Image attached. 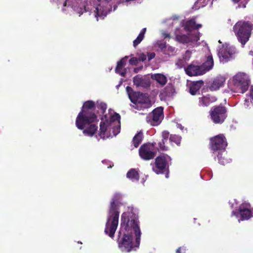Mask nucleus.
I'll use <instances>...</instances> for the list:
<instances>
[{
    "label": "nucleus",
    "instance_id": "34",
    "mask_svg": "<svg viewBox=\"0 0 253 253\" xmlns=\"http://www.w3.org/2000/svg\"><path fill=\"white\" fill-rule=\"evenodd\" d=\"M166 52L167 53L166 54L173 55L174 53L175 52V47H173L170 46H167V49H166Z\"/></svg>",
    "mask_w": 253,
    "mask_h": 253
},
{
    "label": "nucleus",
    "instance_id": "13",
    "mask_svg": "<svg viewBox=\"0 0 253 253\" xmlns=\"http://www.w3.org/2000/svg\"><path fill=\"white\" fill-rule=\"evenodd\" d=\"M239 211L242 220H248L253 216V212L249 203H242L239 206Z\"/></svg>",
    "mask_w": 253,
    "mask_h": 253
},
{
    "label": "nucleus",
    "instance_id": "1",
    "mask_svg": "<svg viewBox=\"0 0 253 253\" xmlns=\"http://www.w3.org/2000/svg\"><path fill=\"white\" fill-rule=\"evenodd\" d=\"M128 211L122 215L121 228L118 233V247L123 252H130L133 248L132 234L135 237V247L140 245L141 235L139 226L138 216L133 211L132 207H128Z\"/></svg>",
    "mask_w": 253,
    "mask_h": 253
},
{
    "label": "nucleus",
    "instance_id": "26",
    "mask_svg": "<svg viewBox=\"0 0 253 253\" xmlns=\"http://www.w3.org/2000/svg\"><path fill=\"white\" fill-rule=\"evenodd\" d=\"M153 80H156L162 86H164L167 83V78L162 74H155L151 76Z\"/></svg>",
    "mask_w": 253,
    "mask_h": 253
},
{
    "label": "nucleus",
    "instance_id": "28",
    "mask_svg": "<svg viewBox=\"0 0 253 253\" xmlns=\"http://www.w3.org/2000/svg\"><path fill=\"white\" fill-rule=\"evenodd\" d=\"M133 82L134 84L137 86H145V85H149V82H147L144 79L141 77H139L138 75L135 76L133 78Z\"/></svg>",
    "mask_w": 253,
    "mask_h": 253
},
{
    "label": "nucleus",
    "instance_id": "23",
    "mask_svg": "<svg viewBox=\"0 0 253 253\" xmlns=\"http://www.w3.org/2000/svg\"><path fill=\"white\" fill-rule=\"evenodd\" d=\"M214 62L212 56L211 55H209L207 57L206 60L201 65V67L205 74L211 70L213 66Z\"/></svg>",
    "mask_w": 253,
    "mask_h": 253
},
{
    "label": "nucleus",
    "instance_id": "51",
    "mask_svg": "<svg viewBox=\"0 0 253 253\" xmlns=\"http://www.w3.org/2000/svg\"><path fill=\"white\" fill-rule=\"evenodd\" d=\"M241 0H232V1L234 3H238Z\"/></svg>",
    "mask_w": 253,
    "mask_h": 253
},
{
    "label": "nucleus",
    "instance_id": "52",
    "mask_svg": "<svg viewBox=\"0 0 253 253\" xmlns=\"http://www.w3.org/2000/svg\"><path fill=\"white\" fill-rule=\"evenodd\" d=\"M67 0H66L64 1V3H63V6H66V5H67Z\"/></svg>",
    "mask_w": 253,
    "mask_h": 253
},
{
    "label": "nucleus",
    "instance_id": "36",
    "mask_svg": "<svg viewBox=\"0 0 253 253\" xmlns=\"http://www.w3.org/2000/svg\"><path fill=\"white\" fill-rule=\"evenodd\" d=\"M144 38L140 35L137 36V38L133 41V45L134 47H136L143 40Z\"/></svg>",
    "mask_w": 253,
    "mask_h": 253
},
{
    "label": "nucleus",
    "instance_id": "17",
    "mask_svg": "<svg viewBox=\"0 0 253 253\" xmlns=\"http://www.w3.org/2000/svg\"><path fill=\"white\" fill-rule=\"evenodd\" d=\"M109 214V215L108 218L119 220V204L114 203V202H111Z\"/></svg>",
    "mask_w": 253,
    "mask_h": 253
},
{
    "label": "nucleus",
    "instance_id": "49",
    "mask_svg": "<svg viewBox=\"0 0 253 253\" xmlns=\"http://www.w3.org/2000/svg\"><path fill=\"white\" fill-rule=\"evenodd\" d=\"M163 35L164 38H170V34L169 33H164Z\"/></svg>",
    "mask_w": 253,
    "mask_h": 253
},
{
    "label": "nucleus",
    "instance_id": "15",
    "mask_svg": "<svg viewBox=\"0 0 253 253\" xmlns=\"http://www.w3.org/2000/svg\"><path fill=\"white\" fill-rule=\"evenodd\" d=\"M185 71L186 74L190 77L200 76L205 74L201 65H195L193 63L185 68Z\"/></svg>",
    "mask_w": 253,
    "mask_h": 253
},
{
    "label": "nucleus",
    "instance_id": "47",
    "mask_svg": "<svg viewBox=\"0 0 253 253\" xmlns=\"http://www.w3.org/2000/svg\"><path fill=\"white\" fill-rule=\"evenodd\" d=\"M146 29L145 28H143L141 30V31H140L139 35H140L142 37H143V38H144V34L146 32Z\"/></svg>",
    "mask_w": 253,
    "mask_h": 253
},
{
    "label": "nucleus",
    "instance_id": "45",
    "mask_svg": "<svg viewBox=\"0 0 253 253\" xmlns=\"http://www.w3.org/2000/svg\"><path fill=\"white\" fill-rule=\"evenodd\" d=\"M155 56V53L154 52L149 53H148V60L149 61L153 59Z\"/></svg>",
    "mask_w": 253,
    "mask_h": 253
},
{
    "label": "nucleus",
    "instance_id": "31",
    "mask_svg": "<svg viewBox=\"0 0 253 253\" xmlns=\"http://www.w3.org/2000/svg\"><path fill=\"white\" fill-rule=\"evenodd\" d=\"M166 141L164 140H162L158 143L159 147L158 148V150L166 151L168 150V147L165 145Z\"/></svg>",
    "mask_w": 253,
    "mask_h": 253
},
{
    "label": "nucleus",
    "instance_id": "44",
    "mask_svg": "<svg viewBox=\"0 0 253 253\" xmlns=\"http://www.w3.org/2000/svg\"><path fill=\"white\" fill-rule=\"evenodd\" d=\"M147 56L144 53H141L138 58L139 61H144L146 60Z\"/></svg>",
    "mask_w": 253,
    "mask_h": 253
},
{
    "label": "nucleus",
    "instance_id": "46",
    "mask_svg": "<svg viewBox=\"0 0 253 253\" xmlns=\"http://www.w3.org/2000/svg\"><path fill=\"white\" fill-rule=\"evenodd\" d=\"M239 214H240L239 211H233L232 212L231 216H235L236 217H238V216H239Z\"/></svg>",
    "mask_w": 253,
    "mask_h": 253
},
{
    "label": "nucleus",
    "instance_id": "42",
    "mask_svg": "<svg viewBox=\"0 0 253 253\" xmlns=\"http://www.w3.org/2000/svg\"><path fill=\"white\" fill-rule=\"evenodd\" d=\"M138 61V59L136 57H132L130 59L129 62L130 65H136Z\"/></svg>",
    "mask_w": 253,
    "mask_h": 253
},
{
    "label": "nucleus",
    "instance_id": "18",
    "mask_svg": "<svg viewBox=\"0 0 253 253\" xmlns=\"http://www.w3.org/2000/svg\"><path fill=\"white\" fill-rule=\"evenodd\" d=\"M128 56H126L124 58H122L119 61L117 62V65L115 69V72L117 74H119L122 77H125L126 74V69H124L123 72L121 71L125 66L126 62Z\"/></svg>",
    "mask_w": 253,
    "mask_h": 253
},
{
    "label": "nucleus",
    "instance_id": "8",
    "mask_svg": "<svg viewBox=\"0 0 253 253\" xmlns=\"http://www.w3.org/2000/svg\"><path fill=\"white\" fill-rule=\"evenodd\" d=\"M210 140V148L213 152L225 150L227 146L226 139L222 134L211 137Z\"/></svg>",
    "mask_w": 253,
    "mask_h": 253
},
{
    "label": "nucleus",
    "instance_id": "24",
    "mask_svg": "<svg viewBox=\"0 0 253 253\" xmlns=\"http://www.w3.org/2000/svg\"><path fill=\"white\" fill-rule=\"evenodd\" d=\"M217 157L219 163L223 166L229 163L231 161L225 150L218 152Z\"/></svg>",
    "mask_w": 253,
    "mask_h": 253
},
{
    "label": "nucleus",
    "instance_id": "11",
    "mask_svg": "<svg viewBox=\"0 0 253 253\" xmlns=\"http://www.w3.org/2000/svg\"><path fill=\"white\" fill-rule=\"evenodd\" d=\"M199 40L200 33L199 32L189 33L187 35H176L175 36V40L183 44L197 42Z\"/></svg>",
    "mask_w": 253,
    "mask_h": 253
},
{
    "label": "nucleus",
    "instance_id": "2",
    "mask_svg": "<svg viewBox=\"0 0 253 253\" xmlns=\"http://www.w3.org/2000/svg\"><path fill=\"white\" fill-rule=\"evenodd\" d=\"M95 107V103L92 100L86 101L84 103L76 120V126L78 129H83L85 125L96 121L97 116L94 113Z\"/></svg>",
    "mask_w": 253,
    "mask_h": 253
},
{
    "label": "nucleus",
    "instance_id": "27",
    "mask_svg": "<svg viewBox=\"0 0 253 253\" xmlns=\"http://www.w3.org/2000/svg\"><path fill=\"white\" fill-rule=\"evenodd\" d=\"M126 177L132 181H138L139 174L138 172L134 169H131L126 173Z\"/></svg>",
    "mask_w": 253,
    "mask_h": 253
},
{
    "label": "nucleus",
    "instance_id": "37",
    "mask_svg": "<svg viewBox=\"0 0 253 253\" xmlns=\"http://www.w3.org/2000/svg\"><path fill=\"white\" fill-rule=\"evenodd\" d=\"M97 107L98 109L101 110L102 114H104L105 112L107 109V104L105 103L101 102L100 104H98Z\"/></svg>",
    "mask_w": 253,
    "mask_h": 253
},
{
    "label": "nucleus",
    "instance_id": "6",
    "mask_svg": "<svg viewBox=\"0 0 253 253\" xmlns=\"http://www.w3.org/2000/svg\"><path fill=\"white\" fill-rule=\"evenodd\" d=\"M249 76L244 73H238L233 77V83L237 92L244 93L249 88L250 84Z\"/></svg>",
    "mask_w": 253,
    "mask_h": 253
},
{
    "label": "nucleus",
    "instance_id": "35",
    "mask_svg": "<svg viewBox=\"0 0 253 253\" xmlns=\"http://www.w3.org/2000/svg\"><path fill=\"white\" fill-rule=\"evenodd\" d=\"M122 198V195L120 193H115L112 198L111 202L119 204L120 200Z\"/></svg>",
    "mask_w": 253,
    "mask_h": 253
},
{
    "label": "nucleus",
    "instance_id": "32",
    "mask_svg": "<svg viewBox=\"0 0 253 253\" xmlns=\"http://www.w3.org/2000/svg\"><path fill=\"white\" fill-rule=\"evenodd\" d=\"M158 47L161 49V51L164 53L166 54V49H167V45L165 42H157Z\"/></svg>",
    "mask_w": 253,
    "mask_h": 253
},
{
    "label": "nucleus",
    "instance_id": "20",
    "mask_svg": "<svg viewBox=\"0 0 253 253\" xmlns=\"http://www.w3.org/2000/svg\"><path fill=\"white\" fill-rule=\"evenodd\" d=\"M98 126L94 124L89 123L85 125L83 130V133L87 136H92L97 131Z\"/></svg>",
    "mask_w": 253,
    "mask_h": 253
},
{
    "label": "nucleus",
    "instance_id": "41",
    "mask_svg": "<svg viewBox=\"0 0 253 253\" xmlns=\"http://www.w3.org/2000/svg\"><path fill=\"white\" fill-rule=\"evenodd\" d=\"M169 136V133L168 131L165 130L162 132V140L167 141Z\"/></svg>",
    "mask_w": 253,
    "mask_h": 253
},
{
    "label": "nucleus",
    "instance_id": "43",
    "mask_svg": "<svg viewBox=\"0 0 253 253\" xmlns=\"http://www.w3.org/2000/svg\"><path fill=\"white\" fill-rule=\"evenodd\" d=\"M186 248L184 246L179 247L175 252V253H185Z\"/></svg>",
    "mask_w": 253,
    "mask_h": 253
},
{
    "label": "nucleus",
    "instance_id": "22",
    "mask_svg": "<svg viewBox=\"0 0 253 253\" xmlns=\"http://www.w3.org/2000/svg\"><path fill=\"white\" fill-rule=\"evenodd\" d=\"M225 79L222 77H217L213 81L210 86L211 90H216L222 86L225 83Z\"/></svg>",
    "mask_w": 253,
    "mask_h": 253
},
{
    "label": "nucleus",
    "instance_id": "21",
    "mask_svg": "<svg viewBox=\"0 0 253 253\" xmlns=\"http://www.w3.org/2000/svg\"><path fill=\"white\" fill-rule=\"evenodd\" d=\"M203 84L204 82L202 80L191 82L189 84L190 93L193 95H195Z\"/></svg>",
    "mask_w": 253,
    "mask_h": 253
},
{
    "label": "nucleus",
    "instance_id": "4",
    "mask_svg": "<svg viewBox=\"0 0 253 253\" xmlns=\"http://www.w3.org/2000/svg\"><path fill=\"white\" fill-rule=\"evenodd\" d=\"M171 158L167 154H162L156 157L154 164L151 163L152 170L157 174H165L167 178L169 177V162Z\"/></svg>",
    "mask_w": 253,
    "mask_h": 253
},
{
    "label": "nucleus",
    "instance_id": "25",
    "mask_svg": "<svg viewBox=\"0 0 253 253\" xmlns=\"http://www.w3.org/2000/svg\"><path fill=\"white\" fill-rule=\"evenodd\" d=\"M109 124V122L108 120H106L104 122H101L100 123V128L99 132L98 133L99 136L100 138L103 139H105L106 137H108V136H106L105 133L107 129V127Z\"/></svg>",
    "mask_w": 253,
    "mask_h": 253
},
{
    "label": "nucleus",
    "instance_id": "10",
    "mask_svg": "<svg viewBox=\"0 0 253 253\" xmlns=\"http://www.w3.org/2000/svg\"><path fill=\"white\" fill-rule=\"evenodd\" d=\"M163 108L159 107L153 110L146 117V121L151 126H157L159 125L163 119Z\"/></svg>",
    "mask_w": 253,
    "mask_h": 253
},
{
    "label": "nucleus",
    "instance_id": "14",
    "mask_svg": "<svg viewBox=\"0 0 253 253\" xmlns=\"http://www.w3.org/2000/svg\"><path fill=\"white\" fill-rule=\"evenodd\" d=\"M235 52L234 48L231 47L227 46L220 49L218 54L220 61L223 63L227 62L232 58V55Z\"/></svg>",
    "mask_w": 253,
    "mask_h": 253
},
{
    "label": "nucleus",
    "instance_id": "33",
    "mask_svg": "<svg viewBox=\"0 0 253 253\" xmlns=\"http://www.w3.org/2000/svg\"><path fill=\"white\" fill-rule=\"evenodd\" d=\"M173 90V88L171 86H167L166 87L164 88L163 91V92L161 93L160 95H164V96H168L170 94V91L171 92Z\"/></svg>",
    "mask_w": 253,
    "mask_h": 253
},
{
    "label": "nucleus",
    "instance_id": "50",
    "mask_svg": "<svg viewBox=\"0 0 253 253\" xmlns=\"http://www.w3.org/2000/svg\"><path fill=\"white\" fill-rule=\"evenodd\" d=\"M250 97L251 98V99L252 100V102L253 103V90H251L250 91Z\"/></svg>",
    "mask_w": 253,
    "mask_h": 253
},
{
    "label": "nucleus",
    "instance_id": "38",
    "mask_svg": "<svg viewBox=\"0 0 253 253\" xmlns=\"http://www.w3.org/2000/svg\"><path fill=\"white\" fill-rule=\"evenodd\" d=\"M206 0H197L195 4L196 6H198L199 8L201 7H204L207 4Z\"/></svg>",
    "mask_w": 253,
    "mask_h": 253
},
{
    "label": "nucleus",
    "instance_id": "19",
    "mask_svg": "<svg viewBox=\"0 0 253 253\" xmlns=\"http://www.w3.org/2000/svg\"><path fill=\"white\" fill-rule=\"evenodd\" d=\"M184 29L186 31H191L192 30H197L202 27V24H196L195 18L188 20L183 24Z\"/></svg>",
    "mask_w": 253,
    "mask_h": 253
},
{
    "label": "nucleus",
    "instance_id": "48",
    "mask_svg": "<svg viewBox=\"0 0 253 253\" xmlns=\"http://www.w3.org/2000/svg\"><path fill=\"white\" fill-rule=\"evenodd\" d=\"M143 68V66H141L139 67L135 68L133 70V72L135 73H137L139 71H140Z\"/></svg>",
    "mask_w": 253,
    "mask_h": 253
},
{
    "label": "nucleus",
    "instance_id": "39",
    "mask_svg": "<svg viewBox=\"0 0 253 253\" xmlns=\"http://www.w3.org/2000/svg\"><path fill=\"white\" fill-rule=\"evenodd\" d=\"M121 119L120 115L117 113H115L113 115H112L111 117V122H114L116 121H120Z\"/></svg>",
    "mask_w": 253,
    "mask_h": 253
},
{
    "label": "nucleus",
    "instance_id": "12",
    "mask_svg": "<svg viewBox=\"0 0 253 253\" xmlns=\"http://www.w3.org/2000/svg\"><path fill=\"white\" fill-rule=\"evenodd\" d=\"M118 223L119 220L108 218L104 230L105 234L111 238H113L118 225Z\"/></svg>",
    "mask_w": 253,
    "mask_h": 253
},
{
    "label": "nucleus",
    "instance_id": "3",
    "mask_svg": "<svg viewBox=\"0 0 253 253\" xmlns=\"http://www.w3.org/2000/svg\"><path fill=\"white\" fill-rule=\"evenodd\" d=\"M253 29V24L249 21H239L234 26L233 31L243 46L249 40Z\"/></svg>",
    "mask_w": 253,
    "mask_h": 253
},
{
    "label": "nucleus",
    "instance_id": "5",
    "mask_svg": "<svg viewBox=\"0 0 253 253\" xmlns=\"http://www.w3.org/2000/svg\"><path fill=\"white\" fill-rule=\"evenodd\" d=\"M129 98L133 103L136 109L140 108H147L151 105V101L147 94L140 92H135L132 88L127 86L126 88Z\"/></svg>",
    "mask_w": 253,
    "mask_h": 253
},
{
    "label": "nucleus",
    "instance_id": "7",
    "mask_svg": "<svg viewBox=\"0 0 253 253\" xmlns=\"http://www.w3.org/2000/svg\"><path fill=\"white\" fill-rule=\"evenodd\" d=\"M209 113L211 120L215 124H222L227 117V109L222 105L212 107Z\"/></svg>",
    "mask_w": 253,
    "mask_h": 253
},
{
    "label": "nucleus",
    "instance_id": "9",
    "mask_svg": "<svg viewBox=\"0 0 253 253\" xmlns=\"http://www.w3.org/2000/svg\"><path fill=\"white\" fill-rule=\"evenodd\" d=\"M155 142L147 143L142 145L139 149V155L140 158L145 161L153 159L156 155L153 148L156 145Z\"/></svg>",
    "mask_w": 253,
    "mask_h": 253
},
{
    "label": "nucleus",
    "instance_id": "40",
    "mask_svg": "<svg viewBox=\"0 0 253 253\" xmlns=\"http://www.w3.org/2000/svg\"><path fill=\"white\" fill-rule=\"evenodd\" d=\"M184 60L179 59L176 61L175 64L178 68H182L184 66Z\"/></svg>",
    "mask_w": 253,
    "mask_h": 253
},
{
    "label": "nucleus",
    "instance_id": "29",
    "mask_svg": "<svg viewBox=\"0 0 253 253\" xmlns=\"http://www.w3.org/2000/svg\"><path fill=\"white\" fill-rule=\"evenodd\" d=\"M143 138V133L141 131L137 132L133 137L132 139V143L135 148L138 147L139 144L142 141Z\"/></svg>",
    "mask_w": 253,
    "mask_h": 253
},
{
    "label": "nucleus",
    "instance_id": "16",
    "mask_svg": "<svg viewBox=\"0 0 253 253\" xmlns=\"http://www.w3.org/2000/svg\"><path fill=\"white\" fill-rule=\"evenodd\" d=\"M216 98L210 94L203 95L199 98V106L205 107L209 106L211 104L216 101Z\"/></svg>",
    "mask_w": 253,
    "mask_h": 253
},
{
    "label": "nucleus",
    "instance_id": "30",
    "mask_svg": "<svg viewBox=\"0 0 253 253\" xmlns=\"http://www.w3.org/2000/svg\"><path fill=\"white\" fill-rule=\"evenodd\" d=\"M181 137L176 134H171L169 136V141L179 145L181 142Z\"/></svg>",
    "mask_w": 253,
    "mask_h": 253
},
{
    "label": "nucleus",
    "instance_id": "53",
    "mask_svg": "<svg viewBox=\"0 0 253 253\" xmlns=\"http://www.w3.org/2000/svg\"><path fill=\"white\" fill-rule=\"evenodd\" d=\"M83 13V12H82L81 13L80 12V15L82 14Z\"/></svg>",
    "mask_w": 253,
    "mask_h": 253
}]
</instances>
